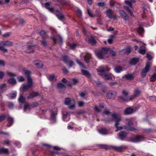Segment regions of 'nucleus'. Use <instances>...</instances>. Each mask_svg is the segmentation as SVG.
Instances as JSON below:
<instances>
[{"mask_svg": "<svg viewBox=\"0 0 156 156\" xmlns=\"http://www.w3.org/2000/svg\"><path fill=\"white\" fill-rule=\"evenodd\" d=\"M7 74L10 76H16V74L9 72H7Z\"/></svg>", "mask_w": 156, "mask_h": 156, "instance_id": "54", "label": "nucleus"}, {"mask_svg": "<svg viewBox=\"0 0 156 156\" xmlns=\"http://www.w3.org/2000/svg\"><path fill=\"white\" fill-rule=\"evenodd\" d=\"M13 42L9 41H2L0 42V46L11 47L13 44Z\"/></svg>", "mask_w": 156, "mask_h": 156, "instance_id": "13", "label": "nucleus"}, {"mask_svg": "<svg viewBox=\"0 0 156 156\" xmlns=\"http://www.w3.org/2000/svg\"><path fill=\"white\" fill-rule=\"evenodd\" d=\"M51 38L53 41L55 43H56L57 41H58L59 42L61 43L62 40V37L60 36H58L57 37H51Z\"/></svg>", "mask_w": 156, "mask_h": 156, "instance_id": "21", "label": "nucleus"}, {"mask_svg": "<svg viewBox=\"0 0 156 156\" xmlns=\"http://www.w3.org/2000/svg\"><path fill=\"white\" fill-rule=\"evenodd\" d=\"M8 123L7 125V126L10 127L11 126L13 123V119L12 118L10 117L8 119Z\"/></svg>", "mask_w": 156, "mask_h": 156, "instance_id": "31", "label": "nucleus"}, {"mask_svg": "<svg viewBox=\"0 0 156 156\" xmlns=\"http://www.w3.org/2000/svg\"><path fill=\"white\" fill-rule=\"evenodd\" d=\"M5 116H6L5 115H2L0 116V122L5 119Z\"/></svg>", "mask_w": 156, "mask_h": 156, "instance_id": "57", "label": "nucleus"}, {"mask_svg": "<svg viewBox=\"0 0 156 156\" xmlns=\"http://www.w3.org/2000/svg\"><path fill=\"white\" fill-rule=\"evenodd\" d=\"M8 105L10 108H12L14 107V105L12 102H9L8 103Z\"/></svg>", "mask_w": 156, "mask_h": 156, "instance_id": "62", "label": "nucleus"}, {"mask_svg": "<svg viewBox=\"0 0 156 156\" xmlns=\"http://www.w3.org/2000/svg\"><path fill=\"white\" fill-rule=\"evenodd\" d=\"M150 65V63L149 62H147L145 68L143 69L141 73V76L143 77H145L146 73L149 71Z\"/></svg>", "mask_w": 156, "mask_h": 156, "instance_id": "11", "label": "nucleus"}, {"mask_svg": "<svg viewBox=\"0 0 156 156\" xmlns=\"http://www.w3.org/2000/svg\"><path fill=\"white\" fill-rule=\"evenodd\" d=\"M104 114H105L106 115H111L112 116V114H111V113L108 110H105L104 112Z\"/></svg>", "mask_w": 156, "mask_h": 156, "instance_id": "56", "label": "nucleus"}, {"mask_svg": "<svg viewBox=\"0 0 156 156\" xmlns=\"http://www.w3.org/2000/svg\"><path fill=\"white\" fill-rule=\"evenodd\" d=\"M76 45L74 44H70L69 46L70 48L72 49H74L76 46Z\"/></svg>", "mask_w": 156, "mask_h": 156, "instance_id": "58", "label": "nucleus"}, {"mask_svg": "<svg viewBox=\"0 0 156 156\" xmlns=\"http://www.w3.org/2000/svg\"><path fill=\"white\" fill-rule=\"evenodd\" d=\"M25 98L22 95H20L18 99L20 103H23L25 101Z\"/></svg>", "mask_w": 156, "mask_h": 156, "instance_id": "40", "label": "nucleus"}, {"mask_svg": "<svg viewBox=\"0 0 156 156\" xmlns=\"http://www.w3.org/2000/svg\"><path fill=\"white\" fill-rule=\"evenodd\" d=\"M44 146H47V147H48L49 148H53L54 149V151H50L53 154H58V151H60L61 149V148L57 147V146H55V147H52L51 146H50L49 145L46 144H43Z\"/></svg>", "mask_w": 156, "mask_h": 156, "instance_id": "12", "label": "nucleus"}, {"mask_svg": "<svg viewBox=\"0 0 156 156\" xmlns=\"http://www.w3.org/2000/svg\"><path fill=\"white\" fill-rule=\"evenodd\" d=\"M8 82L12 85H14L16 83V80L14 78H11L8 80Z\"/></svg>", "mask_w": 156, "mask_h": 156, "instance_id": "37", "label": "nucleus"}, {"mask_svg": "<svg viewBox=\"0 0 156 156\" xmlns=\"http://www.w3.org/2000/svg\"><path fill=\"white\" fill-rule=\"evenodd\" d=\"M110 70V69H107L106 66H101L97 69L98 75L107 80H111L112 79V75L107 74L105 73L106 72L109 71Z\"/></svg>", "mask_w": 156, "mask_h": 156, "instance_id": "2", "label": "nucleus"}, {"mask_svg": "<svg viewBox=\"0 0 156 156\" xmlns=\"http://www.w3.org/2000/svg\"><path fill=\"white\" fill-rule=\"evenodd\" d=\"M86 41H88L89 43L90 44L92 45H95L96 43V41L92 37H90L88 39H86Z\"/></svg>", "mask_w": 156, "mask_h": 156, "instance_id": "25", "label": "nucleus"}, {"mask_svg": "<svg viewBox=\"0 0 156 156\" xmlns=\"http://www.w3.org/2000/svg\"><path fill=\"white\" fill-rule=\"evenodd\" d=\"M131 52V48L129 47H128L126 49H124L121 51L120 54L122 55L126 53L129 54Z\"/></svg>", "mask_w": 156, "mask_h": 156, "instance_id": "23", "label": "nucleus"}, {"mask_svg": "<svg viewBox=\"0 0 156 156\" xmlns=\"http://www.w3.org/2000/svg\"><path fill=\"white\" fill-rule=\"evenodd\" d=\"M78 105L80 107H81L83 106L84 104V102L82 101H79L78 102Z\"/></svg>", "mask_w": 156, "mask_h": 156, "instance_id": "59", "label": "nucleus"}, {"mask_svg": "<svg viewBox=\"0 0 156 156\" xmlns=\"http://www.w3.org/2000/svg\"><path fill=\"white\" fill-rule=\"evenodd\" d=\"M133 109L131 108H128L125 110L124 113L126 115L131 114L133 112Z\"/></svg>", "mask_w": 156, "mask_h": 156, "instance_id": "22", "label": "nucleus"}, {"mask_svg": "<svg viewBox=\"0 0 156 156\" xmlns=\"http://www.w3.org/2000/svg\"><path fill=\"white\" fill-rule=\"evenodd\" d=\"M141 92L139 89H135L133 92V95L130 96H128V94L126 91L123 90L122 92L123 95L120 97V98L123 101H128L133 99L134 98L138 97L140 95Z\"/></svg>", "mask_w": 156, "mask_h": 156, "instance_id": "1", "label": "nucleus"}, {"mask_svg": "<svg viewBox=\"0 0 156 156\" xmlns=\"http://www.w3.org/2000/svg\"><path fill=\"white\" fill-rule=\"evenodd\" d=\"M94 109L97 112H99L101 111L100 108H98L96 106H95Z\"/></svg>", "mask_w": 156, "mask_h": 156, "instance_id": "63", "label": "nucleus"}, {"mask_svg": "<svg viewBox=\"0 0 156 156\" xmlns=\"http://www.w3.org/2000/svg\"><path fill=\"white\" fill-rule=\"evenodd\" d=\"M109 50V48H102L101 51H96V55L100 59L104 58Z\"/></svg>", "mask_w": 156, "mask_h": 156, "instance_id": "5", "label": "nucleus"}, {"mask_svg": "<svg viewBox=\"0 0 156 156\" xmlns=\"http://www.w3.org/2000/svg\"><path fill=\"white\" fill-rule=\"evenodd\" d=\"M125 78L127 80H131L133 79V76L132 75L128 74L125 76Z\"/></svg>", "mask_w": 156, "mask_h": 156, "instance_id": "42", "label": "nucleus"}, {"mask_svg": "<svg viewBox=\"0 0 156 156\" xmlns=\"http://www.w3.org/2000/svg\"><path fill=\"white\" fill-rule=\"evenodd\" d=\"M33 85V83L32 78H28L27 84H24L22 85L20 88L23 91H27L31 88Z\"/></svg>", "mask_w": 156, "mask_h": 156, "instance_id": "6", "label": "nucleus"}, {"mask_svg": "<svg viewBox=\"0 0 156 156\" xmlns=\"http://www.w3.org/2000/svg\"><path fill=\"white\" fill-rule=\"evenodd\" d=\"M24 73L25 76L27 77V80H28V78H31L30 76L31 73V72L30 71L27 70H26L24 71Z\"/></svg>", "mask_w": 156, "mask_h": 156, "instance_id": "39", "label": "nucleus"}, {"mask_svg": "<svg viewBox=\"0 0 156 156\" xmlns=\"http://www.w3.org/2000/svg\"><path fill=\"white\" fill-rule=\"evenodd\" d=\"M113 11L111 9H108L106 12L107 16L110 18H112V16L111 15L113 13Z\"/></svg>", "mask_w": 156, "mask_h": 156, "instance_id": "27", "label": "nucleus"}, {"mask_svg": "<svg viewBox=\"0 0 156 156\" xmlns=\"http://www.w3.org/2000/svg\"><path fill=\"white\" fill-rule=\"evenodd\" d=\"M39 95V93L37 92H32L27 97V99H31Z\"/></svg>", "mask_w": 156, "mask_h": 156, "instance_id": "24", "label": "nucleus"}, {"mask_svg": "<svg viewBox=\"0 0 156 156\" xmlns=\"http://www.w3.org/2000/svg\"><path fill=\"white\" fill-rule=\"evenodd\" d=\"M30 109V106L28 104H27L25 105L24 106V111H26L27 110H29Z\"/></svg>", "mask_w": 156, "mask_h": 156, "instance_id": "49", "label": "nucleus"}, {"mask_svg": "<svg viewBox=\"0 0 156 156\" xmlns=\"http://www.w3.org/2000/svg\"><path fill=\"white\" fill-rule=\"evenodd\" d=\"M5 65V62L3 60H0V66H4Z\"/></svg>", "mask_w": 156, "mask_h": 156, "instance_id": "60", "label": "nucleus"}, {"mask_svg": "<svg viewBox=\"0 0 156 156\" xmlns=\"http://www.w3.org/2000/svg\"><path fill=\"white\" fill-rule=\"evenodd\" d=\"M76 62L79 65L80 67H81L86 68L83 65L78 59H77L76 60Z\"/></svg>", "mask_w": 156, "mask_h": 156, "instance_id": "47", "label": "nucleus"}, {"mask_svg": "<svg viewBox=\"0 0 156 156\" xmlns=\"http://www.w3.org/2000/svg\"><path fill=\"white\" fill-rule=\"evenodd\" d=\"M64 103L65 105L69 106V108L70 109H73L75 107V101L74 100H71L70 98H66Z\"/></svg>", "mask_w": 156, "mask_h": 156, "instance_id": "8", "label": "nucleus"}, {"mask_svg": "<svg viewBox=\"0 0 156 156\" xmlns=\"http://www.w3.org/2000/svg\"><path fill=\"white\" fill-rule=\"evenodd\" d=\"M69 64V67H71L74 65V63L72 61L70 60L68 61Z\"/></svg>", "mask_w": 156, "mask_h": 156, "instance_id": "52", "label": "nucleus"}, {"mask_svg": "<svg viewBox=\"0 0 156 156\" xmlns=\"http://www.w3.org/2000/svg\"><path fill=\"white\" fill-rule=\"evenodd\" d=\"M68 115V113L64 111L62 113V118L63 120L65 121H66V120H65V119L66 118L67 116Z\"/></svg>", "mask_w": 156, "mask_h": 156, "instance_id": "43", "label": "nucleus"}, {"mask_svg": "<svg viewBox=\"0 0 156 156\" xmlns=\"http://www.w3.org/2000/svg\"><path fill=\"white\" fill-rule=\"evenodd\" d=\"M57 87L59 89V91L60 92L62 93H63V91H62L61 90H64L65 89V87L64 85L61 83H58L57 84Z\"/></svg>", "mask_w": 156, "mask_h": 156, "instance_id": "18", "label": "nucleus"}, {"mask_svg": "<svg viewBox=\"0 0 156 156\" xmlns=\"http://www.w3.org/2000/svg\"><path fill=\"white\" fill-rule=\"evenodd\" d=\"M112 119L108 120V121L110 122L112 121L113 120H115V126L117 128V129L115 130V132H117L119 130H120L123 129V126H118V125L120 124V122L122 120L121 118L118 114H113L112 115Z\"/></svg>", "mask_w": 156, "mask_h": 156, "instance_id": "3", "label": "nucleus"}, {"mask_svg": "<svg viewBox=\"0 0 156 156\" xmlns=\"http://www.w3.org/2000/svg\"><path fill=\"white\" fill-rule=\"evenodd\" d=\"M124 148V146L120 147H114L113 148L116 151H121Z\"/></svg>", "mask_w": 156, "mask_h": 156, "instance_id": "36", "label": "nucleus"}, {"mask_svg": "<svg viewBox=\"0 0 156 156\" xmlns=\"http://www.w3.org/2000/svg\"><path fill=\"white\" fill-rule=\"evenodd\" d=\"M145 138L142 136H137L130 138V140L133 142L137 143L144 140Z\"/></svg>", "mask_w": 156, "mask_h": 156, "instance_id": "10", "label": "nucleus"}, {"mask_svg": "<svg viewBox=\"0 0 156 156\" xmlns=\"http://www.w3.org/2000/svg\"><path fill=\"white\" fill-rule=\"evenodd\" d=\"M126 136L127 133L124 131L121 132L118 134V138L122 140H124Z\"/></svg>", "mask_w": 156, "mask_h": 156, "instance_id": "15", "label": "nucleus"}, {"mask_svg": "<svg viewBox=\"0 0 156 156\" xmlns=\"http://www.w3.org/2000/svg\"><path fill=\"white\" fill-rule=\"evenodd\" d=\"M99 133L102 134H106L107 133V130L105 128H101L99 130Z\"/></svg>", "mask_w": 156, "mask_h": 156, "instance_id": "35", "label": "nucleus"}, {"mask_svg": "<svg viewBox=\"0 0 156 156\" xmlns=\"http://www.w3.org/2000/svg\"><path fill=\"white\" fill-rule=\"evenodd\" d=\"M81 72L82 74L88 77H90V74L87 71L84 70H82Z\"/></svg>", "mask_w": 156, "mask_h": 156, "instance_id": "41", "label": "nucleus"}, {"mask_svg": "<svg viewBox=\"0 0 156 156\" xmlns=\"http://www.w3.org/2000/svg\"><path fill=\"white\" fill-rule=\"evenodd\" d=\"M105 5V3L104 2H99L98 3V5L100 6H103Z\"/></svg>", "mask_w": 156, "mask_h": 156, "instance_id": "64", "label": "nucleus"}, {"mask_svg": "<svg viewBox=\"0 0 156 156\" xmlns=\"http://www.w3.org/2000/svg\"><path fill=\"white\" fill-rule=\"evenodd\" d=\"M87 13L88 15L90 17H93L94 16V15L88 9H87Z\"/></svg>", "mask_w": 156, "mask_h": 156, "instance_id": "53", "label": "nucleus"}, {"mask_svg": "<svg viewBox=\"0 0 156 156\" xmlns=\"http://www.w3.org/2000/svg\"><path fill=\"white\" fill-rule=\"evenodd\" d=\"M40 35L43 38H45L46 37V34L44 31L43 30L41 31L40 33Z\"/></svg>", "mask_w": 156, "mask_h": 156, "instance_id": "46", "label": "nucleus"}, {"mask_svg": "<svg viewBox=\"0 0 156 156\" xmlns=\"http://www.w3.org/2000/svg\"><path fill=\"white\" fill-rule=\"evenodd\" d=\"M9 98L13 99L15 98L16 96V91H14L11 93L9 94Z\"/></svg>", "mask_w": 156, "mask_h": 156, "instance_id": "30", "label": "nucleus"}, {"mask_svg": "<svg viewBox=\"0 0 156 156\" xmlns=\"http://www.w3.org/2000/svg\"><path fill=\"white\" fill-rule=\"evenodd\" d=\"M125 4L129 7L124 6V9L130 14L131 16H133L132 11L130 9H133L132 4L136 2L135 0H130L129 1H125L124 2Z\"/></svg>", "mask_w": 156, "mask_h": 156, "instance_id": "4", "label": "nucleus"}, {"mask_svg": "<svg viewBox=\"0 0 156 156\" xmlns=\"http://www.w3.org/2000/svg\"><path fill=\"white\" fill-rule=\"evenodd\" d=\"M45 8L48 9V10L51 12H53L54 11V8H53L50 7V5L48 3H46L45 4Z\"/></svg>", "mask_w": 156, "mask_h": 156, "instance_id": "28", "label": "nucleus"}, {"mask_svg": "<svg viewBox=\"0 0 156 156\" xmlns=\"http://www.w3.org/2000/svg\"><path fill=\"white\" fill-rule=\"evenodd\" d=\"M10 33H6L3 35V36L4 37H8L10 35Z\"/></svg>", "mask_w": 156, "mask_h": 156, "instance_id": "61", "label": "nucleus"}, {"mask_svg": "<svg viewBox=\"0 0 156 156\" xmlns=\"http://www.w3.org/2000/svg\"><path fill=\"white\" fill-rule=\"evenodd\" d=\"M17 80L19 82H22L24 80V78L22 76H19L18 77Z\"/></svg>", "mask_w": 156, "mask_h": 156, "instance_id": "51", "label": "nucleus"}, {"mask_svg": "<svg viewBox=\"0 0 156 156\" xmlns=\"http://www.w3.org/2000/svg\"><path fill=\"white\" fill-rule=\"evenodd\" d=\"M116 93L113 91H110L108 92L107 94V97L109 99H114L116 96Z\"/></svg>", "mask_w": 156, "mask_h": 156, "instance_id": "14", "label": "nucleus"}, {"mask_svg": "<svg viewBox=\"0 0 156 156\" xmlns=\"http://www.w3.org/2000/svg\"><path fill=\"white\" fill-rule=\"evenodd\" d=\"M58 110L57 108H54L50 111V120L53 123H55L56 121V115Z\"/></svg>", "mask_w": 156, "mask_h": 156, "instance_id": "9", "label": "nucleus"}, {"mask_svg": "<svg viewBox=\"0 0 156 156\" xmlns=\"http://www.w3.org/2000/svg\"><path fill=\"white\" fill-rule=\"evenodd\" d=\"M34 46L33 45H28L27 48L26 52L27 53H33L34 51Z\"/></svg>", "mask_w": 156, "mask_h": 156, "instance_id": "17", "label": "nucleus"}, {"mask_svg": "<svg viewBox=\"0 0 156 156\" xmlns=\"http://www.w3.org/2000/svg\"><path fill=\"white\" fill-rule=\"evenodd\" d=\"M138 59L136 58H132L130 62V64L132 65H135L138 62Z\"/></svg>", "mask_w": 156, "mask_h": 156, "instance_id": "29", "label": "nucleus"}, {"mask_svg": "<svg viewBox=\"0 0 156 156\" xmlns=\"http://www.w3.org/2000/svg\"><path fill=\"white\" fill-rule=\"evenodd\" d=\"M56 16L60 20L63 21L64 20V17L62 13H60L57 14Z\"/></svg>", "mask_w": 156, "mask_h": 156, "instance_id": "34", "label": "nucleus"}, {"mask_svg": "<svg viewBox=\"0 0 156 156\" xmlns=\"http://www.w3.org/2000/svg\"><path fill=\"white\" fill-rule=\"evenodd\" d=\"M125 122L127 125L123 126V129L127 130L132 131L137 130L136 128L131 127V126L133 125V123L130 119H126L125 120Z\"/></svg>", "mask_w": 156, "mask_h": 156, "instance_id": "7", "label": "nucleus"}, {"mask_svg": "<svg viewBox=\"0 0 156 156\" xmlns=\"http://www.w3.org/2000/svg\"><path fill=\"white\" fill-rule=\"evenodd\" d=\"M115 70L116 73H119L122 70V68L120 66L117 67L115 68Z\"/></svg>", "mask_w": 156, "mask_h": 156, "instance_id": "44", "label": "nucleus"}, {"mask_svg": "<svg viewBox=\"0 0 156 156\" xmlns=\"http://www.w3.org/2000/svg\"><path fill=\"white\" fill-rule=\"evenodd\" d=\"M119 12L120 15L125 20H127L128 19V16L124 11L122 10L119 11Z\"/></svg>", "mask_w": 156, "mask_h": 156, "instance_id": "20", "label": "nucleus"}, {"mask_svg": "<svg viewBox=\"0 0 156 156\" xmlns=\"http://www.w3.org/2000/svg\"><path fill=\"white\" fill-rule=\"evenodd\" d=\"M76 11L77 16L79 17H80L82 15L81 11L79 9L77 8L76 10Z\"/></svg>", "mask_w": 156, "mask_h": 156, "instance_id": "38", "label": "nucleus"}, {"mask_svg": "<svg viewBox=\"0 0 156 156\" xmlns=\"http://www.w3.org/2000/svg\"><path fill=\"white\" fill-rule=\"evenodd\" d=\"M77 82V80L75 79H73L72 81H70V82L69 83L68 86L71 87L72 86L76 84Z\"/></svg>", "mask_w": 156, "mask_h": 156, "instance_id": "32", "label": "nucleus"}, {"mask_svg": "<svg viewBox=\"0 0 156 156\" xmlns=\"http://www.w3.org/2000/svg\"><path fill=\"white\" fill-rule=\"evenodd\" d=\"M139 52L143 55H144L145 53V45L140 47L139 50Z\"/></svg>", "mask_w": 156, "mask_h": 156, "instance_id": "33", "label": "nucleus"}, {"mask_svg": "<svg viewBox=\"0 0 156 156\" xmlns=\"http://www.w3.org/2000/svg\"><path fill=\"white\" fill-rule=\"evenodd\" d=\"M144 31L143 28L140 27H139L137 29V32L139 34L142 33Z\"/></svg>", "mask_w": 156, "mask_h": 156, "instance_id": "48", "label": "nucleus"}, {"mask_svg": "<svg viewBox=\"0 0 156 156\" xmlns=\"http://www.w3.org/2000/svg\"><path fill=\"white\" fill-rule=\"evenodd\" d=\"M0 50H1L3 53L7 52L8 51L7 50L4 48L2 46H0Z\"/></svg>", "mask_w": 156, "mask_h": 156, "instance_id": "50", "label": "nucleus"}, {"mask_svg": "<svg viewBox=\"0 0 156 156\" xmlns=\"http://www.w3.org/2000/svg\"><path fill=\"white\" fill-rule=\"evenodd\" d=\"M68 57L66 56H65L63 57V60L65 63H67L68 62Z\"/></svg>", "mask_w": 156, "mask_h": 156, "instance_id": "55", "label": "nucleus"}, {"mask_svg": "<svg viewBox=\"0 0 156 156\" xmlns=\"http://www.w3.org/2000/svg\"><path fill=\"white\" fill-rule=\"evenodd\" d=\"M33 63L37 68H41L43 66V62L39 60L34 61Z\"/></svg>", "mask_w": 156, "mask_h": 156, "instance_id": "16", "label": "nucleus"}, {"mask_svg": "<svg viewBox=\"0 0 156 156\" xmlns=\"http://www.w3.org/2000/svg\"><path fill=\"white\" fill-rule=\"evenodd\" d=\"M9 153V150L3 147L0 148V154H7Z\"/></svg>", "mask_w": 156, "mask_h": 156, "instance_id": "26", "label": "nucleus"}, {"mask_svg": "<svg viewBox=\"0 0 156 156\" xmlns=\"http://www.w3.org/2000/svg\"><path fill=\"white\" fill-rule=\"evenodd\" d=\"M48 80L51 81H54L56 80V76L54 74L48 75L47 76Z\"/></svg>", "mask_w": 156, "mask_h": 156, "instance_id": "19", "label": "nucleus"}, {"mask_svg": "<svg viewBox=\"0 0 156 156\" xmlns=\"http://www.w3.org/2000/svg\"><path fill=\"white\" fill-rule=\"evenodd\" d=\"M156 80V73H154L151 77L150 80L151 81H154Z\"/></svg>", "mask_w": 156, "mask_h": 156, "instance_id": "45", "label": "nucleus"}]
</instances>
